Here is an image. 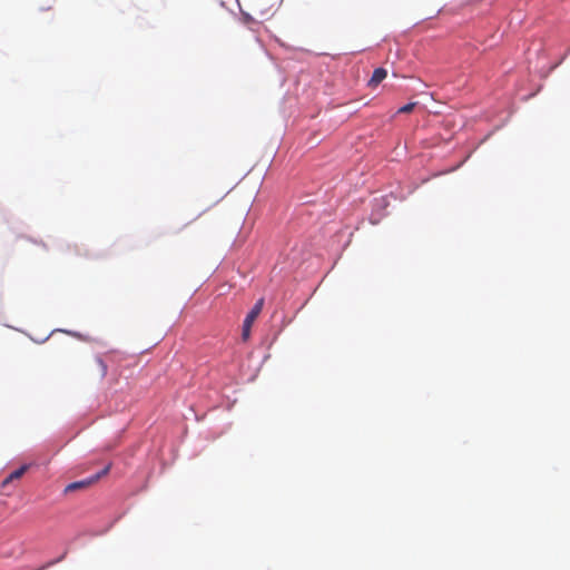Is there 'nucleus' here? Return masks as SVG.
<instances>
[{
  "mask_svg": "<svg viewBox=\"0 0 570 570\" xmlns=\"http://www.w3.org/2000/svg\"><path fill=\"white\" fill-rule=\"evenodd\" d=\"M263 305H264V299L263 298L258 299L255 303V305L253 306V308L250 309V312L245 317L244 323H243V331H242V337L244 341L248 340V337L250 335L252 325L255 322V320L258 317V315L261 314V312L263 309Z\"/></svg>",
  "mask_w": 570,
  "mask_h": 570,
  "instance_id": "f257e3e1",
  "label": "nucleus"
},
{
  "mask_svg": "<svg viewBox=\"0 0 570 570\" xmlns=\"http://www.w3.org/2000/svg\"><path fill=\"white\" fill-rule=\"evenodd\" d=\"M386 76L387 71L384 68H376L368 80V87L376 88L386 78Z\"/></svg>",
  "mask_w": 570,
  "mask_h": 570,
  "instance_id": "f03ea898",
  "label": "nucleus"
},
{
  "mask_svg": "<svg viewBox=\"0 0 570 570\" xmlns=\"http://www.w3.org/2000/svg\"><path fill=\"white\" fill-rule=\"evenodd\" d=\"M92 371L99 380H102L107 375L108 367L101 357L95 358Z\"/></svg>",
  "mask_w": 570,
  "mask_h": 570,
  "instance_id": "7ed1b4c3",
  "label": "nucleus"
},
{
  "mask_svg": "<svg viewBox=\"0 0 570 570\" xmlns=\"http://www.w3.org/2000/svg\"><path fill=\"white\" fill-rule=\"evenodd\" d=\"M91 484H94L91 478L81 480V481H77V482H72L66 487L65 492L68 493V492H72L76 490L86 489V488L90 487Z\"/></svg>",
  "mask_w": 570,
  "mask_h": 570,
  "instance_id": "20e7f679",
  "label": "nucleus"
},
{
  "mask_svg": "<svg viewBox=\"0 0 570 570\" xmlns=\"http://www.w3.org/2000/svg\"><path fill=\"white\" fill-rule=\"evenodd\" d=\"M28 470V465H22L20 466L19 469H17L16 471L11 472L3 481V485H6L7 483L13 481V480H18L20 479L24 473L26 471Z\"/></svg>",
  "mask_w": 570,
  "mask_h": 570,
  "instance_id": "39448f33",
  "label": "nucleus"
},
{
  "mask_svg": "<svg viewBox=\"0 0 570 570\" xmlns=\"http://www.w3.org/2000/svg\"><path fill=\"white\" fill-rule=\"evenodd\" d=\"M111 468V464H108L107 466H105V469H102L100 472L96 473L95 475L91 476V480L92 482H97L100 478L105 476L109 470Z\"/></svg>",
  "mask_w": 570,
  "mask_h": 570,
  "instance_id": "423d86ee",
  "label": "nucleus"
},
{
  "mask_svg": "<svg viewBox=\"0 0 570 570\" xmlns=\"http://www.w3.org/2000/svg\"><path fill=\"white\" fill-rule=\"evenodd\" d=\"M415 105H416L415 102L406 104L399 109V112L400 114H409L414 109Z\"/></svg>",
  "mask_w": 570,
  "mask_h": 570,
  "instance_id": "0eeeda50",
  "label": "nucleus"
}]
</instances>
